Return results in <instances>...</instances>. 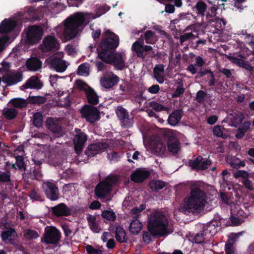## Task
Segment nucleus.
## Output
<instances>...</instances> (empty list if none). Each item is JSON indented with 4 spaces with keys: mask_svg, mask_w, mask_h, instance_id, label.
Masks as SVG:
<instances>
[{
    "mask_svg": "<svg viewBox=\"0 0 254 254\" xmlns=\"http://www.w3.org/2000/svg\"><path fill=\"white\" fill-rule=\"evenodd\" d=\"M52 214L57 217H66L71 215L72 209L65 203H60L51 208Z\"/></svg>",
    "mask_w": 254,
    "mask_h": 254,
    "instance_id": "obj_23",
    "label": "nucleus"
},
{
    "mask_svg": "<svg viewBox=\"0 0 254 254\" xmlns=\"http://www.w3.org/2000/svg\"><path fill=\"white\" fill-rule=\"evenodd\" d=\"M197 11V14L201 15H204V12L205 11L207 6L206 3L203 1H198L195 6Z\"/></svg>",
    "mask_w": 254,
    "mask_h": 254,
    "instance_id": "obj_49",
    "label": "nucleus"
},
{
    "mask_svg": "<svg viewBox=\"0 0 254 254\" xmlns=\"http://www.w3.org/2000/svg\"><path fill=\"white\" fill-rule=\"evenodd\" d=\"M9 104H11L14 108L22 109L28 106V98L25 100L21 98H14L10 100Z\"/></svg>",
    "mask_w": 254,
    "mask_h": 254,
    "instance_id": "obj_38",
    "label": "nucleus"
},
{
    "mask_svg": "<svg viewBox=\"0 0 254 254\" xmlns=\"http://www.w3.org/2000/svg\"><path fill=\"white\" fill-rule=\"evenodd\" d=\"M99 218L98 215H92L88 214L87 216V220L90 230L94 233H98L101 231V229L98 223L97 219Z\"/></svg>",
    "mask_w": 254,
    "mask_h": 254,
    "instance_id": "obj_32",
    "label": "nucleus"
},
{
    "mask_svg": "<svg viewBox=\"0 0 254 254\" xmlns=\"http://www.w3.org/2000/svg\"><path fill=\"white\" fill-rule=\"evenodd\" d=\"M17 23L15 20L5 19L0 23V33L5 34L10 32L14 29ZM9 40L7 36L0 38V53L4 50V46Z\"/></svg>",
    "mask_w": 254,
    "mask_h": 254,
    "instance_id": "obj_8",
    "label": "nucleus"
},
{
    "mask_svg": "<svg viewBox=\"0 0 254 254\" xmlns=\"http://www.w3.org/2000/svg\"><path fill=\"white\" fill-rule=\"evenodd\" d=\"M212 21L214 22V27L217 31H222L225 28L226 21L224 18L215 17Z\"/></svg>",
    "mask_w": 254,
    "mask_h": 254,
    "instance_id": "obj_43",
    "label": "nucleus"
},
{
    "mask_svg": "<svg viewBox=\"0 0 254 254\" xmlns=\"http://www.w3.org/2000/svg\"><path fill=\"white\" fill-rule=\"evenodd\" d=\"M43 117L42 115L40 112H36L33 115V124L37 127L42 126L43 124Z\"/></svg>",
    "mask_w": 254,
    "mask_h": 254,
    "instance_id": "obj_48",
    "label": "nucleus"
},
{
    "mask_svg": "<svg viewBox=\"0 0 254 254\" xmlns=\"http://www.w3.org/2000/svg\"><path fill=\"white\" fill-rule=\"evenodd\" d=\"M42 188L48 199L52 201H55L59 199V189L55 184L50 182H44Z\"/></svg>",
    "mask_w": 254,
    "mask_h": 254,
    "instance_id": "obj_16",
    "label": "nucleus"
},
{
    "mask_svg": "<svg viewBox=\"0 0 254 254\" xmlns=\"http://www.w3.org/2000/svg\"><path fill=\"white\" fill-rule=\"evenodd\" d=\"M160 86L158 84H154L147 89V91L153 94L158 93L160 91Z\"/></svg>",
    "mask_w": 254,
    "mask_h": 254,
    "instance_id": "obj_63",
    "label": "nucleus"
},
{
    "mask_svg": "<svg viewBox=\"0 0 254 254\" xmlns=\"http://www.w3.org/2000/svg\"><path fill=\"white\" fill-rule=\"evenodd\" d=\"M118 182L116 175H109L100 181L95 188V194L98 198H106L112 191L113 187Z\"/></svg>",
    "mask_w": 254,
    "mask_h": 254,
    "instance_id": "obj_5",
    "label": "nucleus"
},
{
    "mask_svg": "<svg viewBox=\"0 0 254 254\" xmlns=\"http://www.w3.org/2000/svg\"><path fill=\"white\" fill-rule=\"evenodd\" d=\"M116 113L122 127H130L132 126V120L129 118L128 112L125 108L118 106Z\"/></svg>",
    "mask_w": 254,
    "mask_h": 254,
    "instance_id": "obj_19",
    "label": "nucleus"
},
{
    "mask_svg": "<svg viewBox=\"0 0 254 254\" xmlns=\"http://www.w3.org/2000/svg\"><path fill=\"white\" fill-rule=\"evenodd\" d=\"M109 147L108 143L98 142L89 144L85 150V154L89 157H94L103 152Z\"/></svg>",
    "mask_w": 254,
    "mask_h": 254,
    "instance_id": "obj_18",
    "label": "nucleus"
},
{
    "mask_svg": "<svg viewBox=\"0 0 254 254\" xmlns=\"http://www.w3.org/2000/svg\"><path fill=\"white\" fill-rule=\"evenodd\" d=\"M131 49L136 53L137 57L138 58L143 59L146 56L151 58H154L156 56V54L151 46L144 45L143 43L138 41H136L133 43Z\"/></svg>",
    "mask_w": 254,
    "mask_h": 254,
    "instance_id": "obj_10",
    "label": "nucleus"
},
{
    "mask_svg": "<svg viewBox=\"0 0 254 254\" xmlns=\"http://www.w3.org/2000/svg\"><path fill=\"white\" fill-rule=\"evenodd\" d=\"M185 91V88L183 87V83L180 84L175 91L174 93L172 94L173 98H178L180 97L183 94Z\"/></svg>",
    "mask_w": 254,
    "mask_h": 254,
    "instance_id": "obj_61",
    "label": "nucleus"
},
{
    "mask_svg": "<svg viewBox=\"0 0 254 254\" xmlns=\"http://www.w3.org/2000/svg\"><path fill=\"white\" fill-rule=\"evenodd\" d=\"M242 183L245 187L249 190H254V184L252 181L249 180V178H247L242 181Z\"/></svg>",
    "mask_w": 254,
    "mask_h": 254,
    "instance_id": "obj_62",
    "label": "nucleus"
},
{
    "mask_svg": "<svg viewBox=\"0 0 254 254\" xmlns=\"http://www.w3.org/2000/svg\"><path fill=\"white\" fill-rule=\"evenodd\" d=\"M206 200L205 191L196 186H192L190 195L185 201L184 211L185 213L199 211L204 208Z\"/></svg>",
    "mask_w": 254,
    "mask_h": 254,
    "instance_id": "obj_3",
    "label": "nucleus"
},
{
    "mask_svg": "<svg viewBox=\"0 0 254 254\" xmlns=\"http://www.w3.org/2000/svg\"><path fill=\"white\" fill-rule=\"evenodd\" d=\"M24 182H28L29 179L40 180L43 176L42 170L39 168L31 167L30 170L22 174Z\"/></svg>",
    "mask_w": 254,
    "mask_h": 254,
    "instance_id": "obj_25",
    "label": "nucleus"
},
{
    "mask_svg": "<svg viewBox=\"0 0 254 254\" xmlns=\"http://www.w3.org/2000/svg\"><path fill=\"white\" fill-rule=\"evenodd\" d=\"M46 98L44 96H29L28 98V103L34 104H43L46 102Z\"/></svg>",
    "mask_w": 254,
    "mask_h": 254,
    "instance_id": "obj_45",
    "label": "nucleus"
},
{
    "mask_svg": "<svg viewBox=\"0 0 254 254\" xmlns=\"http://www.w3.org/2000/svg\"><path fill=\"white\" fill-rule=\"evenodd\" d=\"M141 227V223L137 219V218H135V219L132 220L130 224L129 230L132 233L137 234Z\"/></svg>",
    "mask_w": 254,
    "mask_h": 254,
    "instance_id": "obj_44",
    "label": "nucleus"
},
{
    "mask_svg": "<svg viewBox=\"0 0 254 254\" xmlns=\"http://www.w3.org/2000/svg\"><path fill=\"white\" fill-rule=\"evenodd\" d=\"M27 68L30 71H37L42 67V62L37 57H31L26 62Z\"/></svg>",
    "mask_w": 254,
    "mask_h": 254,
    "instance_id": "obj_33",
    "label": "nucleus"
},
{
    "mask_svg": "<svg viewBox=\"0 0 254 254\" xmlns=\"http://www.w3.org/2000/svg\"><path fill=\"white\" fill-rule=\"evenodd\" d=\"M150 189L153 191H158L165 186V183L160 180H153L149 184Z\"/></svg>",
    "mask_w": 254,
    "mask_h": 254,
    "instance_id": "obj_42",
    "label": "nucleus"
},
{
    "mask_svg": "<svg viewBox=\"0 0 254 254\" xmlns=\"http://www.w3.org/2000/svg\"><path fill=\"white\" fill-rule=\"evenodd\" d=\"M47 126L49 129L54 133L55 137H59L62 135L61 126L56 123L53 118L48 119Z\"/></svg>",
    "mask_w": 254,
    "mask_h": 254,
    "instance_id": "obj_31",
    "label": "nucleus"
},
{
    "mask_svg": "<svg viewBox=\"0 0 254 254\" xmlns=\"http://www.w3.org/2000/svg\"><path fill=\"white\" fill-rule=\"evenodd\" d=\"M85 20V15L81 12H76L66 18L64 21V39L67 41L74 38L82 31Z\"/></svg>",
    "mask_w": 254,
    "mask_h": 254,
    "instance_id": "obj_2",
    "label": "nucleus"
},
{
    "mask_svg": "<svg viewBox=\"0 0 254 254\" xmlns=\"http://www.w3.org/2000/svg\"><path fill=\"white\" fill-rule=\"evenodd\" d=\"M115 238L120 243L126 242L127 240L125 230L121 226H118L116 228Z\"/></svg>",
    "mask_w": 254,
    "mask_h": 254,
    "instance_id": "obj_41",
    "label": "nucleus"
},
{
    "mask_svg": "<svg viewBox=\"0 0 254 254\" xmlns=\"http://www.w3.org/2000/svg\"><path fill=\"white\" fill-rule=\"evenodd\" d=\"M17 235L15 229L8 228L7 230L2 231L0 236L2 242L5 244H9L12 246H16L17 244L15 240V238L17 237Z\"/></svg>",
    "mask_w": 254,
    "mask_h": 254,
    "instance_id": "obj_24",
    "label": "nucleus"
},
{
    "mask_svg": "<svg viewBox=\"0 0 254 254\" xmlns=\"http://www.w3.org/2000/svg\"><path fill=\"white\" fill-rule=\"evenodd\" d=\"M16 164L20 171L23 172V173L26 172V164L24 161L23 157L22 156H17L15 157Z\"/></svg>",
    "mask_w": 254,
    "mask_h": 254,
    "instance_id": "obj_47",
    "label": "nucleus"
},
{
    "mask_svg": "<svg viewBox=\"0 0 254 254\" xmlns=\"http://www.w3.org/2000/svg\"><path fill=\"white\" fill-rule=\"evenodd\" d=\"M168 221L164 215L155 213L148 221L149 232L143 231L142 238L144 243L149 244L151 241L150 234L153 236L162 237L170 234L168 229Z\"/></svg>",
    "mask_w": 254,
    "mask_h": 254,
    "instance_id": "obj_1",
    "label": "nucleus"
},
{
    "mask_svg": "<svg viewBox=\"0 0 254 254\" xmlns=\"http://www.w3.org/2000/svg\"><path fill=\"white\" fill-rule=\"evenodd\" d=\"M160 136L166 141L168 150L173 155H176L180 150L181 144L176 137L175 131L171 129H164L160 131Z\"/></svg>",
    "mask_w": 254,
    "mask_h": 254,
    "instance_id": "obj_6",
    "label": "nucleus"
},
{
    "mask_svg": "<svg viewBox=\"0 0 254 254\" xmlns=\"http://www.w3.org/2000/svg\"><path fill=\"white\" fill-rule=\"evenodd\" d=\"M61 237V232L56 227H46L41 238V242L47 245H56L60 241Z\"/></svg>",
    "mask_w": 254,
    "mask_h": 254,
    "instance_id": "obj_9",
    "label": "nucleus"
},
{
    "mask_svg": "<svg viewBox=\"0 0 254 254\" xmlns=\"http://www.w3.org/2000/svg\"><path fill=\"white\" fill-rule=\"evenodd\" d=\"M102 216L109 221H113L116 219V215L113 211L104 210L102 212Z\"/></svg>",
    "mask_w": 254,
    "mask_h": 254,
    "instance_id": "obj_55",
    "label": "nucleus"
},
{
    "mask_svg": "<svg viewBox=\"0 0 254 254\" xmlns=\"http://www.w3.org/2000/svg\"><path fill=\"white\" fill-rule=\"evenodd\" d=\"M81 117L90 123H94L100 119V114L98 109L89 105H84L80 110Z\"/></svg>",
    "mask_w": 254,
    "mask_h": 254,
    "instance_id": "obj_11",
    "label": "nucleus"
},
{
    "mask_svg": "<svg viewBox=\"0 0 254 254\" xmlns=\"http://www.w3.org/2000/svg\"><path fill=\"white\" fill-rule=\"evenodd\" d=\"M150 149L152 153L161 156L166 152V146L162 139L159 137H155L150 142Z\"/></svg>",
    "mask_w": 254,
    "mask_h": 254,
    "instance_id": "obj_21",
    "label": "nucleus"
},
{
    "mask_svg": "<svg viewBox=\"0 0 254 254\" xmlns=\"http://www.w3.org/2000/svg\"><path fill=\"white\" fill-rule=\"evenodd\" d=\"M219 226V222L217 220H212L204 225L203 230L205 233V235H207V237L210 238L217 232L218 228Z\"/></svg>",
    "mask_w": 254,
    "mask_h": 254,
    "instance_id": "obj_28",
    "label": "nucleus"
},
{
    "mask_svg": "<svg viewBox=\"0 0 254 254\" xmlns=\"http://www.w3.org/2000/svg\"><path fill=\"white\" fill-rule=\"evenodd\" d=\"M88 254H103L101 250L95 249L92 245H87L85 247Z\"/></svg>",
    "mask_w": 254,
    "mask_h": 254,
    "instance_id": "obj_60",
    "label": "nucleus"
},
{
    "mask_svg": "<svg viewBox=\"0 0 254 254\" xmlns=\"http://www.w3.org/2000/svg\"><path fill=\"white\" fill-rule=\"evenodd\" d=\"M74 131L76 134L73 139L74 148L75 153L80 155L85 146V143L87 140V135L84 132L81 131L79 128H75Z\"/></svg>",
    "mask_w": 254,
    "mask_h": 254,
    "instance_id": "obj_13",
    "label": "nucleus"
},
{
    "mask_svg": "<svg viewBox=\"0 0 254 254\" xmlns=\"http://www.w3.org/2000/svg\"><path fill=\"white\" fill-rule=\"evenodd\" d=\"M195 38V36L191 32L190 33H185L180 37V42L182 45L185 42Z\"/></svg>",
    "mask_w": 254,
    "mask_h": 254,
    "instance_id": "obj_57",
    "label": "nucleus"
},
{
    "mask_svg": "<svg viewBox=\"0 0 254 254\" xmlns=\"http://www.w3.org/2000/svg\"><path fill=\"white\" fill-rule=\"evenodd\" d=\"M24 236L26 239L32 240L37 238L39 235L36 230L28 229L24 232Z\"/></svg>",
    "mask_w": 254,
    "mask_h": 254,
    "instance_id": "obj_51",
    "label": "nucleus"
},
{
    "mask_svg": "<svg viewBox=\"0 0 254 254\" xmlns=\"http://www.w3.org/2000/svg\"><path fill=\"white\" fill-rule=\"evenodd\" d=\"M22 80V74L18 71L9 72L2 77V81L8 86H11L20 82Z\"/></svg>",
    "mask_w": 254,
    "mask_h": 254,
    "instance_id": "obj_22",
    "label": "nucleus"
},
{
    "mask_svg": "<svg viewBox=\"0 0 254 254\" xmlns=\"http://www.w3.org/2000/svg\"><path fill=\"white\" fill-rule=\"evenodd\" d=\"M88 102L93 105H96L99 103L98 96L95 91L91 87L85 90Z\"/></svg>",
    "mask_w": 254,
    "mask_h": 254,
    "instance_id": "obj_37",
    "label": "nucleus"
},
{
    "mask_svg": "<svg viewBox=\"0 0 254 254\" xmlns=\"http://www.w3.org/2000/svg\"><path fill=\"white\" fill-rule=\"evenodd\" d=\"M106 37L101 41L97 49L98 57L100 59L112 54L119 44V36L110 30L105 31Z\"/></svg>",
    "mask_w": 254,
    "mask_h": 254,
    "instance_id": "obj_4",
    "label": "nucleus"
},
{
    "mask_svg": "<svg viewBox=\"0 0 254 254\" xmlns=\"http://www.w3.org/2000/svg\"><path fill=\"white\" fill-rule=\"evenodd\" d=\"M28 196L33 201H42V196L40 191L35 189H33L29 192Z\"/></svg>",
    "mask_w": 254,
    "mask_h": 254,
    "instance_id": "obj_50",
    "label": "nucleus"
},
{
    "mask_svg": "<svg viewBox=\"0 0 254 254\" xmlns=\"http://www.w3.org/2000/svg\"><path fill=\"white\" fill-rule=\"evenodd\" d=\"M207 94L203 90H199L196 94L195 100L199 104H203L205 102Z\"/></svg>",
    "mask_w": 254,
    "mask_h": 254,
    "instance_id": "obj_54",
    "label": "nucleus"
},
{
    "mask_svg": "<svg viewBox=\"0 0 254 254\" xmlns=\"http://www.w3.org/2000/svg\"><path fill=\"white\" fill-rule=\"evenodd\" d=\"M50 64L56 71L59 72L64 71L67 67L65 62L60 58L54 57L52 58Z\"/></svg>",
    "mask_w": 254,
    "mask_h": 254,
    "instance_id": "obj_29",
    "label": "nucleus"
},
{
    "mask_svg": "<svg viewBox=\"0 0 254 254\" xmlns=\"http://www.w3.org/2000/svg\"><path fill=\"white\" fill-rule=\"evenodd\" d=\"M11 173L10 170L0 171V184L13 185V181L11 178Z\"/></svg>",
    "mask_w": 254,
    "mask_h": 254,
    "instance_id": "obj_35",
    "label": "nucleus"
},
{
    "mask_svg": "<svg viewBox=\"0 0 254 254\" xmlns=\"http://www.w3.org/2000/svg\"><path fill=\"white\" fill-rule=\"evenodd\" d=\"M120 157V155L117 152L113 151L107 153V158L111 160L117 161Z\"/></svg>",
    "mask_w": 254,
    "mask_h": 254,
    "instance_id": "obj_64",
    "label": "nucleus"
},
{
    "mask_svg": "<svg viewBox=\"0 0 254 254\" xmlns=\"http://www.w3.org/2000/svg\"><path fill=\"white\" fill-rule=\"evenodd\" d=\"M101 60L106 64H113L118 70H122L125 67V60L120 53L113 52Z\"/></svg>",
    "mask_w": 254,
    "mask_h": 254,
    "instance_id": "obj_12",
    "label": "nucleus"
},
{
    "mask_svg": "<svg viewBox=\"0 0 254 254\" xmlns=\"http://www.w3.org/2000/svg\"><path fill=\"white\" fill-rule=\"evenodd\" d=\"M182 111L176 110L169 116L168 119V123L172 126L177 125L182 119Z\"/></svg>",
    "mask_w": 254,
    "mask_h": 254,
    "instance_id": "obj_34",
    "label": "nucleus"
},
{
    "mask_svg": "<svg viewBox=\"0 0 254 254\" xmlns=\"http://www.w3.org/2000/svg\"><path fill=\"white\" fill-rule=\"evenodd\" d=\"M227 162L234 169H238L246 166V161L241 160L238 157L232 156L227 160Z\"/></svg>",
    "mask_w": 254,
    "mask_h": 254,
    "instance_id": "obj_36",
    "label": "nucleus"
},
{
    "mask_svg": "<svg viewBox=\"0 0 254 254\" xmlns=\"http://www.w3.org/2000/svg\"><path fill=\"white\" fill-rule=\"evenodd\" d=\"M39 49L43 52H55L59 49L58 40L53 36L46 37L41 44L39 46Z\"/></svg>",
    "mask_w": 254,
    "mask_h": 254,
    "instance_id": "obj_15",
    "label": "nucleus"
},
{
    "mask_svg": "<svg viewBox=\"0 0 254 254\" xmlns=\"http://www.w3.org/2000/svg\"><path fill=\"white\" fill-rule=\"evenodd\" d=\"M150 107L152 108V109L156 112L160 111H168L169 108L167 107L163 106V105L158 103L156 101H151L149 104Z\"/></svg>",
    "mask_w": 254,
    "mask_h": 254,
    "instance_id": "obj_46",
    "label": "nucleus"
},
{
    "mask_svg": "<svg viewBox=\"0 0 254 254\" xmlns=\"http://www.w3.org/2000/svg\"><path fill=\"white\" fill-rule=\"evenodd\" d=\"M188 164L192 170L198 172L207 169L211 165V162L207 158H203L201 155H198L193 160H189Z\"/></svg>",
    "mask_w": 254,
    "mask_h": 254,
    "instance_id": "obj_14",
    "label": "nucleus"
},
{
    "mask_svg": "<svg viewBox=\"0 0 254 254\" xmlns=\"http://www.w3.org/2000/svg\"><path fill=\"white\" fill-rule=\"evenodd\" d=\"M208 2L212 4V6L211 7L210 9H208V11L207 12L206 17V18L209 20H213V19L211 18H214L216 16V11L218 9L217 7L214 6L213 3L212 2L208 1Z\"/></svg>",
    "mask_w": 254,
    "mask_h": 254,
    "instance_id": "obj_52",
    "label": "nucleus"
},
{
    "mask_svg": "<svg viewBox=\"0 0 254 254\" xmlns=\"http://www.w3.org/2000/svg\"><path fill=\"white\" fill-rule=\"evenodd\" d=\"M205 233L203 230L200 233H198L194 238V241L195 243L201 244L205 239H209V237H207V235H205Z\"/></svg>",
    "mask_w": 254,
    "mask_h": 254,
    "instance_id": "obj_53",
    "label": "nucleus"
},
{
    "mask_svg": "<svg viewBox=\"0 0 254 254\" xmlns=\"http://www.w3.org/2000/svg\"><path fill=\"white\" fill-rule=\"evenodd\" d=\"M26 34L25 43L28 45H33L40 42L43 35V30L38 25H31L27 28Z\"/></svg>",
    "mask_w": 254,
    "mask_h": 254,
    "instance_id": "obj_7",
    "label": "nucleus"
},
{
    "mask_svg": "<svg viewBox=\"0 0 254 254\" xmlns=\"http://www.w3.org/2000/svg\"><path fill=\"white\" fill-rule=\"evenodd\" d=\"M110 9V7L107 4L99 6L95 14L96 17H99L106 13Z\"/></svg>",
    "mask_w": 254,
    "mask_h": 254,
    "instance_id": "obj_56",
    "label": "nucleus"
},
{
    "mask_svg": "<svg viewBox=\"0 0 254 254\" xmlns=\"http://www.w3.org/2000/svg\"><path fill=\"white\" fill-rule=\"evenodd\" d=\"M230 116L232 117L231 122L233 123V126L237 127L238 125H241L239 127L245 133H246L250 129L251 123L250 121H245L242 123L244 120V115L243 113L231 114Z\"/></svg>",
    "mask_w": 254,
    "mask_h": 254,
    "instance_id": "obj_17",
    "label": "nucleus"
},
{
    "mask_svg": "<svg viewBox=\"0 0 254 254\" xmlns=\"http://www.w3.org/2000/svg\"><path fill=\"white\" fill-rule=\"evenodd\" d=\"M43 85V83L37 76H33L29 78L22 87L24 89H40L42 87Z\"/></svg>",
    "mask_w": 254,
    "mask_h": 254,
    "instance_id": "obj_30",
    "label": "nucleus"
},
{
    "mask_svg": "<svg viewBox=\"0 0 254 254\" xmlns=\"http://www.w3.org/2000/svg\"><path fill=\"white\" fill-rule=\"evenodd\" d=\"M150 175L148 171L137 169L130 176V179L134 183H141Z\"/></svg>",
    "mask_w": 254,
    "mask_h": 254,
    "instance_id": "obj_26",
    "label": "nucleus"
},
{
    "mask_svg": "<svg viewBox=\"0 0 254 254\" xmlns=\"http://www.w3.org/2000/svg\"><path fill=\"white\" fill-rule=\"evenodd\" d=\"M119 79L117 75L113 74L111 76L108 75L102 77L100 82L103 87L109 89L116 85L119 82Z\"/></svg>",
    "mask_w": 254,
    "mask_h": 254,
    "instance_id": "obj_27",
    "label": "nucleus"
},
{
    "mask_svg": "<svg viewBox=\"0 0 254 254\" xmlns=\"http://www.w3.org/2000/svg\"><path fill=\"white\" fill-rule=\"evenodd\" d=\"M228 59L233 64L245 68L247 70L250 72L254 70L253 66L248 61L244 60L246 59V57L244 55L238 54L237 56H229Z\"/></svg>",
    "mask_w": 254,
    "mask_h": 254,
    "instance_id": "obj_20",
    "label": "nucleus"
},
{
    "mask_svg": "<svg viewBox=\"0 0 254 254\" xmlns=\"http://www.w3.org/2000/svg\"><path fill=\"white\" fill-rule=\"evenodd\" d=\"M144 38L146 43L149 44H154L158 40L155 33L151 30H147L144 33Z\"/></svg>",
    "mask_w": 254,
    "mask_h": 254,
    "instance_id": "obj_40",
    "label": "nucleus"
},
{
    "mask_svg": "<svg viewBox=\"0 0 254 254\" xmlns=\"http://www.w3.org/2000/svg\"><path fill=\"white\" fill-rule=\"evenodd\" d=\"M233 176L236 179L241 177L242 178L243 180H244V179L249 178V173L244 170H237L234 173Z\"/></svg>",
    "mask_w": 254,
    "mask_h": 254,
    "instance_id": "obj_59",
    "label": "nucleus"
},
{
    "mask_svg": "<svg viewBox=\"0 0 254 254\" xmlns=\"http://www.w3.org/2000/svg\"><path fill=\"white\" fill-rule=\"evenodd\" d=\"M78 74L80 75L83 76L88 74L89 67L87 66L86 63H83L79 65L77 68Z\"/></svg>",
    "mask_w": 254,
    "mask_h": 254,
    "instance_id": "obj_58",
    "label": "nucleus"
},
{
    "mask_svg": "<svg viewBox=\"0 0 254 254\" xmlns=\"http://www.w3.org/2000/svg\"><path fill=\"white\" fill-rule=\"evenodd\" d=\"M2 115L7 120H12L16 118L18 111L14 108H5L2 111Z\"/></svg>",
    "mask_w": 254,
    "mask_h": 254,
    "instance_id": "obj_39",
    "label": "nucleus"
}]
</instances>
